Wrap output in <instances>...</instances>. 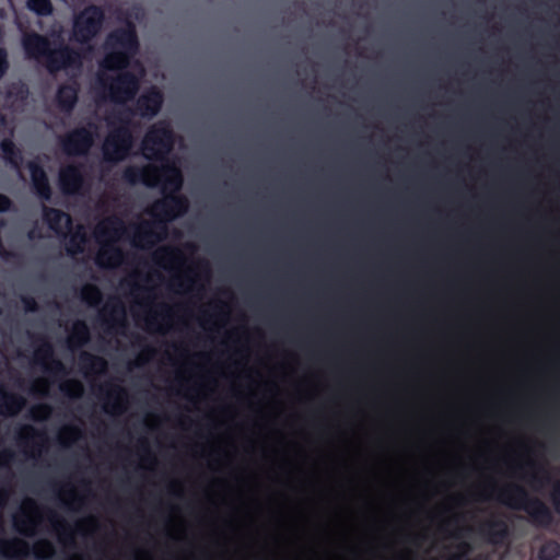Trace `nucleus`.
<instances>
[{
  "label": "nucleus",
  "instance_id": "nucleus-1",
  "mask_svg": "<svg viewBox=\"0 0 560 560\" xmlns=\"http://www.w3.org/2000/svg\"><path fill=\"white\" fill-rule=\"evenodd\" d=\"M107 45L114 50L108 54L102 65V77H109L107 71H119L114 82L108 85V95L116 102H126L137 90V75H142L143 70L138 63H130L131 57L137 50V39L133 30L128 28L121 33L113 34ZM106 88L105 83H102Z\"/></svg>",
  "mask_w": 560,
  "mask_h": 560
},
{
  "label": "nucleus",
  "instance_id": "nucleus-2",
  "mask_svg": "<svg viewBox=\"0 0 560 560\" xmlns=\"http://www.w3.org/2000/svg\"><path fill=\"white\" fill-rule=\"evenodd\" d=\"M125 233L122 223L118 219H107L96 229V238L102 244L96 262L102 267H116L122 261L121 252L114 246Z\"/></svg>",
  "mask_w": 560,
  "mask_h": 560
},
{
  "label": "nucleus",
  "instance_id": "nucleus-3",
  "mask_svg": "<svg viewBox=\"0 0 560 560\" xmlns=\"http://www.w3.org/2000/svg\"><path fill=\"white\" fill-rule=\"evenodd\" d=\"M23 47L28 57L39 58L47 55V62L49 71L54 72L61 68L75 63L79 60V55L69 51L68 49H59L48 51V44L45 38L38 35H28L23 39Z\"/></svg>",
  "mask_w": 560,
  "mask_h": 560
},
{
  "label": "nucleus",
  "instance_id": "nucleus-4",
  "mask_svg": "<svg viewBox=\"0 0 560 560\" xmlns=\"http://www.w3.org/2000/svg\"><path fill=\"white\" fill-rule=\"evenodd\" d=\"M139 180L147 186H160L164 194L177 191L182 186V175L175 165L162 164L161 170L155 166L142 172Z\"/></svg>",
  "mask_w": 560,
  "mask_h": 560
},
{
  "label": "nucleus",
  "instance_id": "nucleus-5",
  "mask_svg": "<svg viewBox=\"0 0 560 560\" xmlns=\"http://www.w3.org/2000/svg\"><path fill=\"white\" fill-rule=\"evenodd\" d=\"M173 144L172 133L165 125L153 128L143 140V155L148 160H162Z\"/></svg>",
  "mask_w": 560,
  "mask_h": 560
},
{
  "label": "nucleus",
  "instance_id": "nucleus-6",
  "mask_svg": "<svg viewBox=\"0 0 560 560\" xmlns=\"http://www.w3.org/2000/svg\"><path fill=\"white\" fill-rule=\"evenodd\" d=\"M102 12L96 8H89L74 21L73 34L77 40L85 42L94 36L102 22Z\"/></svg>",
  "mask_w": 560,
  "mask_h": 560
},
{
  "label": "nucleus",
  "instance_id": "nucleus-7",
  "mask_svg": "<svg viewBox=\"0 0 560 560\" xmlns=\"http://www.w3.org/2000/svg\"><path fill=\"white\" fill-rule=\"evenodd\" d=\"M131 148V136L126 128H120L105 140L104 155L109 161L124 159Z\"/></svg>",
  "mask_w": 560,
  "mask_h": 560
},
{
  "label": "nucleus",
  "instance_id": "nucleus-8",
  "mask_svg": "<svg viewBox=\"0 0 560 560\" xmlns=\"http://www.w3.org/2000/svg\"><path fill=\"white\" fill-rule=\"evenodd\" d=\"M92 142L93 138L89 131L78 130L68 137L65 149L69 154H80L88 151Z\"/></svg>",
  "mask_w": 560,
  "mask_h": 560
},
{
  "label": "nucleus",
  "instance_id": "nucleus-9",
  "mask_svg": "<svg viewBox=\"0 0 560 560\" xmlns=\"http://www.w3.org/2000/svg\"><path fill=\"white\" fill-rule=\"evenodd\" d=\"M82 183V176L79 168L69 166L60 173V185L66 192L77 191Z\"/></svg>",
  "mask_w": 560,
  "mask_h": 560
},
{
  "label": "nucleus",
  "instance_id": "nucleus-10",
  "mask_svg": "<svg viewBox=\"0 0 560 560\" xmlns=\"http://www.w3.org/2000/svg\"><path fill=\"white\" fill-rule=\"evenodd\" d=\"M45 219L48 222L50 229L58 234L66 233L71 224V220L68 214L54 209L47 210L45 212Z\"/></svg>",
  "mask_w": 560,
  "mask_h": 560
},
{
  "label": "nucleus",
  "instance_id": "nucleus-11",
  "mask_svg": "<svg viewBox=\"0 0 560 560\" xmlns=\"http://www.w3.org/2000/svg\"><path fill=\"white\" fill-rule=\"evenodd\" d=\"M162 104L161 94L152 91L138 101V109L142 116H152L158 113Z\"/></svg>",
  "mask_w": 560,
  "mask_h": 560
},
{
  "label": "nucleus",
  "instance_id": "nucleus-12",
  "mask_svg": "<svg viewBox=\"0 0 560 560\" xmlns=\"http://www.w3.org/2000/svg\"><path fill=\"white\" fill-rule=\"evenodd\" d=\"M28 168H30L31 177H32L33 185H34L36 191L38 192V195L42 198L48 199L49 198V186L47 184V178H46L44 171L34 163H31L28 165Z\"/></svg>",
  "mask_w": 560,
  "mask_h": 560
},
{
  "label": "nucleus",
  "instance_id": "nucleus-13",
  "mask_svg": "<svg viewBox=\"0 0 560 560\" xmlns=\"http://www.w3.org/2000/svg\"><path fill=\"white\" fill-rule=\"evenodd\" d=\"M162 206L171 207L172 210L170 212H166L163 217L164 220H171L179 215L186 210V202L183 199L166 196L163 201Z\"/></svg>",
  "mask_w": 560,
  "mask_h": 560
},
{
  "label": "nucleus",
  "instance_id": "nucleus-14",
  "mask_svg": "<svg viewBox=\"0 0 560 560\" xmlns=\"http://www.w3.org/2000/svg\"><path fill=\"white\" fill-rule=\"evenodd\" d=\"M77 101V90L73 86H63L58 92V102L65 109L71 108Z\"/></svg>",
  "mask_w": 560,
  "mask_h": 560
},
{
  "label": "nucleus",
  "instance_id": "nucleus-15",
  "mask_svg": "<svg viewBox=\"0 0 560 560\" xmlns=\"http://www.w3.org/2000/svg\"><path fill=\"white\" fill-rule=\"evenodd\" d=\"M27 5L30 10L39 15H47L51 13V4L49 0H28Z\"/></svg>",
  "mask_w": 560,
  "mask_h": 560
},
{
  "label": "nucleus",
  "instance_id": "nucleus-16",
  "mask_svg": "<svg viewBox=\"0 0 560 560\" xmlns=\"http://www.w3.org/2000/svg\"><path fill=\"white\" fill-rule=\"evenodd\" d=\"M24 401L21 398L16 397H7L5 398V412L9 415H14L21 410Z\"/></svg>",
  "mask_w": 560,
  "mask_h": 560
},
{
  "label": "nucleus",
  "instance_id": "nucleus-17",
  "mask_svg": "<svg viewBox=\"0 0 560 560\" xmlns=\"http://www.w3.org/2000/svg\"><path fill=\"white\" fill-rule=\"evenodd\" d=\"M560 555V547L556 542H549L542 547L540 550V558L542 560H547L548 557L551 556H559Z\"/></svg>",
  "mask_w": 560,
  "mask_h": 560
},
{
  "label": "nucleus",
  "instance_id": "nucleus-18",
  "mask_svg": "<svg viewBox=\"0 0 560 560\" xmlns=\"http://www.w3.org/2000/svg\"><path fill=\"white\" fill-rule=\"evenodd\" d=\"M1 148L3 151L4 158L18 167L16 161L13 158V149H14L13 143L11 141L5 140L1 143Z\"/></svg>",
  "mask_w": 560,
  "mask_h": 560
},
{
  "label": "nucleus",
  "instance_id": "nucleus-19",
  "mask_svg": "<svg viewBox=\"0 0 560 560\" xmlns=\"http://www.w3.org/2000/svg\"><path fill=\"white\" fill-rule=\"evenodd\" d=\"M90 304H95L100 300V292L97 290L91 289L90 296L86 298Z\"/></svg>",
  "mask_w": 560,
  "mask_h": 560
},
{
  "label": "nucleus",
  "instance_id": "nucleus-20",
  "mask_svg": "<svg viewBox=\"0 0 560 560\" xmlns=\"http://www.w3.org/2000/svg\"><path fill=\"white\" fill-rule=\"evenodd\" d=\"M5 68H7L5 54L0 50V77L4 73Z\"/></svg>",
  "mask_w": 560,
  "mask_h": 560
},
{
  "label": "nucleus",
  "instance_id": "nucleus-21",
  "mask_svg": "<svg viewBox=\"0 0 560 560\" xmlns=\"http://www.w3.org/2000/svg\"><path fill=\"white\" fill-rule=\"evenodd\" d=\"M10 206V201L7 197L0 195V212L5 211Z\"/></svg>",
  "mask_w": 560,
  "mask_h": 560
},
{
  "label": "nucleus",
  "instance_id": "nucleus-22",
  "mask_svg": "<svg viewBox=\"0 0 560 560\" xmlns=\"http://www.w3.org/2000/svg\"><path fill=\"white\" fill-rule=\"evenodd\" d=\"M81 393H82V385H81V384H79V383H75V384H74V388H73V390L71 392V394H72L73 396H79Z\"/></svg>",
  "mask_w": 560,
  "mask_h": 560
},
{
  "label": "nucleus",
  "instance_id": "nucleus-23",
  "mask_svg": "<svg viewBox=\"0 0 560 560\" xmlns=\"http://www.w3.org/2000/svg\"><path fill=\"white\" fill-rule=\"evenodd\" d=\"M555 500H556L557 508L560 510V502L558 501V497L557 495L555 497Z\"/></svg>",
  "mask_w": 560,
  "mask_h": 560
},
{
  "label": "nucleus",
  "instance_id": "nucleus-24",
  "mask_svg": "<svg viewBox=\"0 0 560 560\" xmlns=\"http://www.w3.org/2000/svg\"><path fill=\"white\" fill-rule=\"evenodd\" d=\"M50 552H51V548L48 547V550H47L46 555H49Z\"/></svg>",
  "mask_w": 560,
  "mask_h": 560
}]
</instances>
